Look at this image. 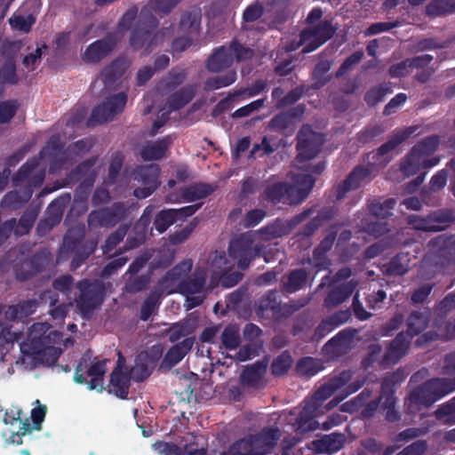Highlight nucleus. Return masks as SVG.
<instances>
[{"label": "nucleus", "mask_w": 455, "mask_h": 455, "mask_svg": "<svg viewBox=\"0 0 455 455\" xmlns=\"http://www.w3.org/2000/svg\"><path fill=\"white\" fill-rule=\"evenodd\" d=\"M61 333L52 330L47 323H35L29 328L28 339L20 343L22 363L29 364L30 368L40 365L53 366L62 350L52 344L60 339Z\"/></svg>", "instance_id": "nucleus-1"}, {"label": "nucleus", "mask_w": 455, "mask_h": 455, "mask_svg": "<svg viewBox=\"0 0 455 455\" xmlns=\"http://www.w3.org/2000/svg\"><path fill=\"white\" fill-rule=\"evenodd\" d=\"M347 373H349V371H342V377L340 379H334L333 381L322 386L315 391L312 397L311 405L307 406L299 414V417L294 425L296 430L300 433H304L318 428V422L309 414L314 412V411L320 406L323 402L328 399L335 392L339 391L341 395H336L335 397L326 404V411L331 410L342 400L360 388L362 383L349 385L343 388L345 380L347 378Z\"/></svg>", "instance_id": "nucleus-2"}, {"label": "nucleus", "mask_w": 455, "mask_h": 455, "mask_svg": "<svg viewBox=\"0 0 455 455\" xmlns=\"http://www.w3.org/2000/svg\"><path fill=\"white\" fill-rule=\"evenodd\" d=\"M431 314L429 307H422L411 312L406 319V331L397 333L390 342L382 359L383 365L395 364L407 354L411 339L428 326Z\"/></svg>", "instance_id": "nucleus-3"}, {"label": "nucleus", "mask_w": 455, "mask_h": 455, "mask_svg": "<svg viewBox=\"0 0 455 455\" xmlns=\"http://www.w3.org/2000/svg\"><path fill=\"white\" fill-rule=\"evenodd\" d=\"M106 371H75L73 377L76 383L85 385L89 390H96L101 393L107 390L120 399H127L131 386L132 374L134 371H111L109 383L105 384Z\"/></svg>", "instance_id": "nucleus-4"}, {"label": "nucleus", "mask_w": 455, "mask_h": 455, "mask_svg": "<svg viewBox=\"0 0 455 455\" xmlns=\"http://www.w3.org/2000/svg\"><path fill=\"white\" fill-rule=\"evenodd\" d=\"M281 433L277 427H266L259 433L234 442L221 455H268L277 444Z\"/></svg>", "instance_id": "nucleus-5"}, {"label": "nucleus", "mask_w": 455, "mask_h": 455, "mask_svg": "<svg viewBox=\"0 0 455 455\" xmlns=\"http://www.w3.org/2000/svg\"><path fill=\"white\" fill-rule=\"evenodd\" d=\"M158 20L148 7H143L139 14L136 26L131 33V46L135 51L145 48V55L149 54L164 40V30L167 29L156 32Z\"/></svg>", "instance_id": "nucleus-6"}, {"label": "nucleus", "mask_w": 455, "mask_h": 455, "mask_svg": "<svg viewBox=\"0 0 455 455\" xmlns=\"http://www.w3.org/2000/svg\"><path fill=\"white\" fill-rule=\"evenodd\" d=\"M256 237V232L250 230L240 234L229 243V256L236 260L237 267L242 270L247 269L252 259L264 253L265 248L263 244L255 243Z\"/></svg>", "instance_id": "nucleus-7"}, {"label": "nucleus", "mask_w": 455, "mask_h": 455, "mask_svg": "<svg viewBox=\"0 0 455 455\" xmlns=\"http://www.w3.org/2000/svg\"><path fill=\"white\" fill-rule=\"evenodd\" d=\"M78 294L75 298L77 309L83 316L91 315L103 303L105 297L104 283L97 280L82 279L76 284Z\"/></svg>", "instance_id": "nucleus-8"}, {"label": "nucleus", "mask_w": 455, "mask_h": 455, "mask_svg": "<svg viewBox=\"0 0 455 455\" xmlns=\"http://www.w3.org/2000/svg\"><path fill=\"white\" fill-rule=\"evenodd\" d=\"M455 391V377L432 379L415 389L410 395L413 403L430 406Z\"/></svg>", "instance_id": "nucleus-9"}, {"label": "nucleus", "mask_w": 455, "mask_h": 455, "mask_svg": "<svg viewBox=\"0 0 455 455\" xmlns=\"http://www.w3.org/2000/svg\"><path fill=\"white\" fill-rule=\"evenodd\" d=\"M38 210L36 208H27L20 218H11L0 225V246L13 235L16 238L28 235L37 219Z\"/></svg>", "instance_id": "nucleus-10"}, {"label": "nucleus", "mask_w": 455, "mask_h": 455, "mask_svg": "<svg viewBox=\"0 0 455 455\" xmlns=\"http://www.w3.org/2000/svg\"><path fill=\"white\" fill-rule=\"evenodd\" d=\"M335 28L329 20H323L313 28L303 29L299 34V44L303 45L302 53H309L331 39Z\"/></svg>", "instance_id": "nucleus-11"}, {"label": "nucleus", "mask_w": 455, "mask_h": 455, "mask_svg": "<svg viewBox=\"0 0 455 455\" xmlns=\"http://www.w3.org/2000/svg\"><path fill=\"white\" fill-rule=\"evenodd\" d=\"M126 103L127 95L125 92H119L108 98L92 109L88 124L93 126L112 121L117 114L124 109Z\"/></svg>", "instance_id": "nucleus-12"}, {"label": "nucleus", "mask_w": 455, "mask_h": 455, "mask_svg": "<svg viewBox=\"0 0 455 455\" xmlns=\"http://www.w3.org/2000/svg\"><path fill=\"white\" fill-rule=\"evenodd\" d=\"M127 208L124 203L117 202L109 207L92 211L87 219L88 226L92 228H112L124 220Z\"/></svg>", "instance_id": "nucleus-13"}, {"label": "nucleus", "mask_w": 455, "mask_h": 455, "mask_svg": "<svg viewBox=\"0 0 455 455\" xmlns=\"http://www.w3.org/2000/svg\"><path fill=\"white\" fill-rule=\"evenodd\" d=\"M159 174L160 169L156 164L137 166L133 171V180L143 187L135 188L133 196L138 199L151 196L160 185Z\"/></svg>", "instance_id": "nucleus-14"}, {"label": "nucleus", "mask_w": 455, "mask_h": 455, "mask_svg": "<svg viewBox=\"0 0 455 455\" xmlns=\"http://www.w3.org/2000/svg\"><path fill=\"white\" fill-rule=\"evenodd\" d=\"M297 162L303 163L315 158L321 150L323 140L321 134L303 126L297 135Z\"/></svg>", "instance_id": "nucleus-15"}, {"label": "nucleus", "mask_w": 455, "mask_h": 455, "mask_svg": "<svg viewBox=\"0 0 455 455\" xmlns=\"http://www.w3.org/2000/svg\"><path fill=\"white\" fill-rule=\"evenodd\" d=\"M418 129L419 127L417 125H411L403 130L395 131L387 141L379 147L375 151L371 152V160L374 164L387 165L392 160L389 153L408 140Z\"/></svg>", "instance_id": "nucleus-16"}, {"label": "nucleus", "mask_w": 455, "mask_h": 455, "mask_svg": "<svg viewBox=\"0 0 455 455\" xmlns=\"http://www.w3.org/2000/svg\"><path fill=\"white\" fill-rule=\"evenodd\" d=\"M292 184L286 183V204L297 205L307 199L313 189L315 179L311 173H297L292 177Z\"/></svg>", "instance_id": "nucleus-17"}, {"label": "nucleus", "mask_w": 455, "mask_h": 455, "mask_svg": "<svg viewBox=\"0 0 455 455\" xmlns=\"http://www.w3.org/2000/svg\"><path fill=\"white\" fill-rule=\"evenodd\" d=\"M117 43V35L114 32L108 33L103 38L92 42L86 47L82 54V60L85 63H99L115 50Z\"/></svg>", "instance_id": "nucleus-18"}, {"label": "nucleus", "mask_w": 455, "mask_h": 455, "mask_svg": "<svg viewBox=\"0 0 455 455\" xmlns=\"http://www.w3.org/2000/svg\"><path fill=\"white\" fill-rule=\"evenodd\" d=\"M371 168L368 166L356 165L341 183L334 187L336 200L344 199L348 192L358 189L363 183L371 181Z\"/></svg>", "instance_id": "nucleus-19"}, {"label": "nucleus", "mask_w": 455, "mask_h": 455, "mask_svg": "<svg viewBox=\"0 0 455 455\" xmlns=\"http://www.w3.org/2000/svg\"><path fill=\"white\" fill-rule=\"evenodd\" d=\"M29 247L22 244L16 250L10 251L8 258H12V267L14 272L15 277L19 281H28L34 276L37 275L36 271L33 269V266L30 264L28 258Z\"/></svg>", "instance_id": "nucleus-20"}, {"label": "nucleus", "mask_w": 455, "mask_h": 455, "mask_svg": "<svg viewBox=\"0 0 455 455\" xmlns=\"http://www.w3.org/2000/svg\"><path fill=\"white\" fill-rule=\"evenodd\" d=\"M339 209L336 205L323 207L315 217L311 219L297 234L298 240L309 239L318 228L329 222L338 214Z\"/></svg>", "instance_id": "nucleus-21"}, {"label": "nucleus", "mask_w": 455, "mask_h": 455, "mask_svg": "<svg viewBox=\"0 0 455 455\" xmlns=\"http://www.w3.org/2000/svg\"><path fill=\"white\" fill-rule=\"evenodd\" d=\"M282 302L280 292L276 290H270L259 299L257 314L265 315L270 313L273 318L279 320L284 315V307Z\"/></svg>", "instance_id": "nucleus-22"}, {"label": "nucleus", "mask_w": 455, "mask_h": 455, "mask_svg": "<svg viewBox=\"0 0 455 455\" xmlns=\"http://www.w3.org/2000/svg\"><path fill=\"white\" fill-rule=\"evenodd\" d=\"M194 345L193 338H186L182 341L172 347L162 359L158 370H171L180 363L191 350Z\"/></svg>", "instance_id": "nucleus-23"}, {"label": "nucleus", "mask_w": 455, "mask_h": 455, "mask_svg": "<svg viewBox=\"0 0 455 455\" xmlns=\"http://www.w3.org/2000/svg\"><path fill=\"white\" fill-rule=\"evenodd\" d=\"M357 283L350 280L331 289L323 300V307L331 310L346 301L354 292Z\"/></svg>", "instance_id": "nucleus-24"}, {"label": "nucleus", "mask_w": 455, "mask_h": 455, "mask_svg": "<svg viewBox=\"0 0 455 455\" xmlns=\"http://www.w3.org/2000/svg\"><path fill=\"white\" fill-rule=\"evenodd\" d=\"M202 11L198 6H192L185 11L180 20L179 28L180 31L197 36L201 28Z\"/></svg>", "instance_id": "nucleus-25"}, {"label": "nucleus", "mask_w": 455, "mask_h": 455, "mask_svg": "<svg viewBox=\"0 0 455 455\" xmlns=\"http://www.w3.org/2000/svg\"><path fill=\"white\" fill-rule=\"evenodd\" d=\"M173 141L171 135L163 137L155 142L144 145L140 150V156L144 161L162 159Z\"/></svg>", "instance_id": "nucleus-26"}, {"label": "nucleus", "mask_w": 455, "mask_h": 455, "mask_svg": "<svg viewBox=\"0 0 455 455\" xmlns=\"http://www.w3.org/2000/svg\"><path fill=\"white\" fill-rule=\"evenodd\" d=\"M216 186L205 182H195L180 188L184 202L192 203L204 199L216 190Z\"/></svg>", "instance_id": "nucleus-27"}, {"label": "nucleus", "mask_w": 455, "mask_h": 455, "mask_svg": "<svg viewBox=\"0 0 455 455\" xmlns=\"http://www.w3.org/2000/svg\"><path fill=\"white\" fill-rule=\"evenodd\" d=\"M234 58L231 56L227 45H221L215 49L206 61L209 71L218 73L232 66Z\"/></svg>", "instance_id": "nucleus-28"}, {"label": "nucleus", "mask_w": 455, "mask_h": 455, "mask_svg": "<svg viewBox=\"0 0 455 455\" xmlns=\"http://www.w3.org/2000/svg\"><path fill=\"white\" fill-rule=\"evenodd\" d=\"M196 92V85L188 84L172 93L166 101L169 111H177L184 108L194 99Z\"/></svg>", "instance_id": "nucleus-29"}, {"label": "nucleus", "mask_w": 455, "mask_h": 455, "mask_svg": "<svg viewBox=\"0 0 455 455\" xmlns=\"http://www.w3.org/2000/svg\"><path fill=\"white\" fill-rule=\"evenodd\" d=\"M164 349L160 345H155L140 352L136 358L137 370H155L162 359Z\"/></svg>", "instance_id": "nucleus-30"}, {"label": "nucleus", "mask_w": 455, "mask_h": 455, "mask_svg": "<svg viewBox=\"0 0 455 455\" xmlns=\"http://www.w3.org/2000/svg\"><path fill=\"white\" fill-rule=\"evenodd\" d=\"M187 72L184 68H172L168 74L162 78L157 85V91L161 94H167L178 88L186 80Z\"/></svg>", "instance_id": "nucleus-31"}, {"label": "nucleus", "mask_w": 455, "mask_h": 455, "mask_svg": "<svg viewBox=\"0 0 455 455\" xmlns=\"http://www.w3.org/2000/svg\"><path fill=\"white\" fill-rule=\"evenodd\" d=\"M345 440L346 437L342 434L326 435L313 442V449L317 452L331 454L343 447Z\"/></svg>", "instance_id": "nucleus-32"}, {"label": "nucleus", "mask_w": 455, "mask_h": 455, "mask_svg": "<svg viewBox=\"0 0 455 455\" xmlns=\"http://www.w3.org/2000/svg\"><path fill=\"white\" fill-rule=\"evenodd\" d=\"M98 161V156H92L79 164H77L71 172L67 175V181L71 184H76L79 181L88 179L91 175L96 179V172L92 169Z\"/></svg>", "instance_id": "nucleus-33"}, {"label": "nucleus", "mask_w": 455, "mask_h": 455, "mask_svg": "<svg viewBox=\"0 0 455 455\" xmlns=\"http://www.w3.org/2000/svg\"><path fill=\"white\" fill-rule=\"evenodd\" d=\"M127 65L124 60L116 59L106 66L100 74V78L105 86H111L125 73Z\"/></svg>", "instance_id": "nucleus-34"}, {"label": "nucleus", "mask_w": 455, "mask_h": 455, "mask_svg": "<svg viewBox=\"0 0 455 455\" xmlns=\"http://www.w3.org/2000/svg\"><path fill=\"white\" fill-rule=\"evenodd\" d=\"M410 262L409 253H397L387 263L383 265V272L387 275H403L410 269Z\"/></svg>", "instance_id": "nucleus-35"}, {"label": "nucleus", "mask_w": 455, "mask_h": 455, "mask_svg": "<svg viewBox=\"0 0 455 455\" xmlns=\"http://www.w3.org/2000/svg\"><path fill=\"white\" fill-rule=\"evenodd\" d=\"M430 226L434 227L431 232H439L446 229L455 221V214L449 209H438L429 212Z\"/></svg>", "instance_id": "nucleus-36"}, {"label": "nucleus", "mask_w": 455, "mask_h": 455, "mask_svg": "<svg viewBox=\"0 0 455 455\" xmlns=\"http://www.w3.org/2000/svg\"><path fill=\"white\" fill-rule=\"evenodd\" d=\"M396 205L395 198H387L384 201L373 199L368 204V210L371 215L377 219L385 220L392 216V211Z\"/></svg>", "instance_id": "nucleus-37"}, {"label": "nucleus", "mask_w": 455, "mask_h": 455, "mask_svg": "<svg viewBox=\"0 0 455 455\" xmlns=\"http://www.w3.org/2000/svg\"><path fill=\"white\" fill-rule=\"evenodd\" d=\"M71 196L69 194H65L54 199L48 206L46 211V218L52 224L56 226L62 219L64 210L69 204Z\"/></svg>", "instance_id": "nucleus-38"}, {"label": "nucleus", "mask_w": 455, "mask_h": 455, "mask_svg": "<svg viewBox=\"0 0 455 455\" xmlns=\"http://www.w3.org/2000/svg\"><path fill=\"white\" fill-rule=\"evenodd\" d=\"M455 12V3L452 0H431L425 8V14L429 18H436Z\"/></svg>", "instance_id": "nucleus-39"}, {"label": "nucleus", "mask_w": 455, "mask_h": 455, "mask_svg": "<svg viewBox=\"0 0 455 455\" xmlns=\"http://www.w3.org/2000/svg\"><path fill=\"white\" fill-rule=\"evenodd\" d=\"M205 282L206 278L204 275H193L182 279L178 284V289L181 294L195 295L204 290Z\"/></svg>", "instance_id": "nucleus-40"}, {"label": "nucleus", "mask_w": 455, "mask_h": 455, "mask_svg": "<svg viewBox=\"0 0 455 455\" xmlns=\"http://www.w3.org/2000/svg\"><path fill=\"white\" fill-rule=\"evenodd\" d=\"M440 142L441 137L439 135H430L414 145L411 150L423 158L434 154L438 148Z\"/></svg>", "instance_id": "nucleus-41"}, {"label": "nucleus", "mask_w": 455, "mask_h": 455, "mask_svg": "<svg viewBox=\"0 0 455 455\" xmlns=\"http://www.w3.org/2000/svg\"><path fill=\"white\" fill-rule=\"evenodd\" d=\"M378 403L387 410L386 417L389 421H394L397 419V414L394 411L395 399L394 396V390L385 382L382 386V392L379 398Z\"/></svg>", "instance_id": "nucleus-42"}, {"label": "nucleus", "mask_w": 455, "mask_h": 455, "mask_svg": "<svg viewBox=\"0 0 455 455\" xmlns=\"http://www.w3.org/2000/svg\"><path fill=\"white\" fill-rule=\"evenodd\" d=\"M235 80L236 72L229 70L224 75L207 78L204 82V89L206 92L215 91L231 85Z\"/></svg>", "instance_id": "nucleus-43"}, {"label": "nucleus", "mask_w": 455, "mask_h": 455, "mask_svg": "<svg viewBox=\"0 0 455 455\" xmlns=\"http://www.w3.org/2000/svg\"><path fill=\"white\" fill-rule=\"evenodd\" d=\"M30 264L36 275L44 272L52 260V254L47 247H43L35 251L33 254L28 253Z\"/></svg>", "instance_id": "nucleus-44"}, {"label": "nucleus", "mask_w": 455, "mask_h": 455, "mask_svg": "<svg viewBox=\"0 0 455 455\" xmlns=\"http://www.w3.org/2000/svg\"><path fill=\"white\" fill-rule=\"evenodd\" d=\"M220 341L227 350L237 348L241 343L239 327L236 324H228L221 333Z\"/></svg>", "instance_id": "nucleus-45"}, {"label": "nucleus", "mask_w": 455, "mask_h": 455, "mask_svg": "<svg viewBox=\"0 0 455 455\" xmlns=\"http://www.w3.org/2000/svg\"><path fill=\"white\" fill-rule=\"evenodd\" d=\"M330 69L331 62L327 60H320L315 64L312 72L315 89H320L330 82L331 76L328 75Z\"/></svg>", "instance_id": "nucleus-46"}, {"label": "nucleus", "mask_w": 455, "mask_h": 455, "mask_svg": "<svg viewBox=\"0 0 455 455\" xmlns=\"http://www.w3.org/2000/svg\"><path fill=\"white\" fill-rule=\"evenodd\" d=\"M38 166V161L36 158H29L23 164L18 172L12 177V185L15 188L27 185L31 174Z\"/></svg>", "instance_id": "nucleus-47"}, {"label": "nucleus", "mask_w": 455, "mask_h": 455, "mask_svg": "<svg viewBox=\"0 0 455 455\" xmlns=\"http://www.w3.org/2000/svg\"><path fill=\"white\" fill-rule=\"evenodd\" d=\"M193 263L191 259H186L180 262L166 272V274L162 278V283H173L177 282L178 280L186 276L191 271Z\"/></svg>", "instance_id": "nucleus-48"}, {"label": "nucleus", "mask_w": 455, "mask_h": 455, "mask_svg": "<svg viewBox=\"0 0 455 455\" xmlns=\"http://www.w3.org/2000/svg\"><path fill=\"white\" fill-rule=\"evenodd\" d=\"M392 92L389 84H380L370 88L364 94L363 100L367 106L374 107L381 102L385 96Z\"/></svg>", "instance_id": "nucleus-49"}, {"label": "nucleus", "mask_w": 455, "mask_h": 455, "mask_svg": "<svg viewBox=\"0 0 455 455\" xmlns=\"http://www.w3.org/2000/svg\"><path fill=\"white\" fill-rule=\"evenodd\" d=\"M124 156L122 152L116 151L112 154L110 164L108 166V172L105 184L108 186H113L116 183V180L120 175L121 170L124 166Z\"/></svg>", "instance_id": "nucleus-50"}, {"label": "nucleus", "mask_w": 455, "mask_h": 455, "mask_svg": "<svg viewBox=\"0 0 455 455\" xmlns=\"http://www.w3.org/2000/svg\"><path fill=\"white\" fill-rule=\"evenodd\" d=\"M422 169L421 157L410 150L400 164V170L406 177L417 174Z\"/></svg>", "instance_id": "nucleus-51"}, {"label": "nucleus", "mask_w": 455, "mask_h": 455, "mask_svg": "<svg viewBox=\"0 0 455 455\" xmlns=\"http://www.w3.org/2000/svg\"><path fill=\"white\" fill-rule=\"evenodd\" d=\"M307 280V273L303 268L292 270L286 281V293H292L303 288Z\"/></svg>", "instance_id": "nucleus-52"}, {"label": "nucleus", "mask_w": 455, "mask_h": 455, "mask_svg": "<svg viewBox=\"0 0 455 455\" xmlns=\"http://www.w3.org/2000/svg\"><path fill=\"white\" fill-rule=\"evenodd\" d=\"M265 371H242L240 385L243 390L258 389L264 387L263 373Z\"/></svg>", "instance_id": "nucleus-53"}, {"label": "nucleus", "mask_w": 455, "mask_h": 455, "mask_svg": "<svg viewBox=\"0 0 455 455\" xmlns=\"http://www.w3.org/2000/svg\"><path fill=\"white\" fill-rule=\"evenodd\" d=\"M227 48L236 62L251 60L254 55L252 49L244 46L235 38L230 41Z\"/></svg>", "instance_id": "nucleus-54"}, {"label": "nucleus", "mask_w": 455, "mask_h": 455, "mask_svg": "<svg viewBox=\"0 0 455 455\" xmlns=\"http://www.w3.org/2000/svg\"><path fill=\"white\" fill-rule=\"evenodd\" d=\"M177 222L172 209L161 210L155 217L154 227L158 233L163 234L169 227Z\"/></svg>", "instance_id": "nucleus-55"}, {"label": "nucleus", "mask_w": 455, "mask_h": 455, "mask_svg": "<svg viewBox=\"0 0 455 455\" xmlns=\"http://www.w3.org/2000/svg\"><path fill=\"white\" fill-rule=\"evenodd\" d=\"M255 232L257 235H259L265 240L282 237L284 235V224L282 220H276Z\"/></svg>", "instance_id": "nucleus-56"}, {"label": "nucleus", "mask_w": 455, "mask_h": 455, "mask_svg": "<svg viewBox=\"0 0 455 455\" xmlns=\"http://www.w3.org/2000/svg\"><path fill=\"white\" fill-rule=\"evenodd\" d=\"M261 197L262 200H267L274 204L280 203L284 197V181H278L268 185L265 188Z\"/></svg>", "instance_id": "nucleus-57"}, {"label": "nucleus", "mask_w": 455, "mask_h": 455, "mask_svg": "<svg viewBox=\"0 0 455 455\" xmlns=\"http://www.w3.org/2000/svg\"><path fill=\"white\" fill-rule=\"evenodd\" d=\"M355 334V330L354 329L341 330L334 337L328 340V342L324 345V348H341L353 339Z\"/></svg>", "instance_id": "nucleus-58"}, {"label": "nucleus", "mask_w": 455, "mask_h": 455, "mask_svg": "<svg viewBox=\"0 0 455 455\" xmlns=\"http://www.w3.org/2000/svg\"><path fill=\"white\" fill-rule=\"evenodd\" d=\"M384 132L385 128L381 124L367 125L364 129L357 133V140L362 144H368L383 134Z\"/></svg>", "instance_id": "nucleus-59"}, {"label": "nucleus", "mask_w": 455, "mask_h": 455, "mask_svg": "<svg viewBox=\"0 0 455 455\" xmlns=\"http://www.w3.org/2000/svg\"><path fill=\"white\" fill-rule=\"evenodd\" d=\"M18 338L19 334L17 332H12L6 327L2 329L0 332V362L4 360L6 354Z\"/></svg>", "instance_id": "nucleus-60"}, {"label": "nucleus", "mask_w": 455, "mask_h": 455, "mask_svg": "<svg viewBox=\"0 0 455 455\" xmlns=\"http://www.w3.org/2000/svg\"><path fill=\"white\" fill-rule=\"evenodd\" d=\"M150 272L138 276L130 277L125 284V289L130 293H137L145 291L150 283Z\"/></svg>", "instance_id": "nucleus-61"}, {"label": "nucleus", "mask_w": 455, "mask_h": 455, "mask_svg": "<svg viewBox=\"0 0 455 455\" xmlns=\"http://www.w3.org/2000/svg\"><path fill=\"white\" fill-rule=\"evenodd\" d=\"M64 146L65 144L61 141L60 135H52L47 141V145L41 149L40 157H55L63 149Z\"/></svg>", "instance_id": "nucleus-62"}, {"label": "nucleus", "mask_w": 455, "mask_h": 455, "mask_svg": "<svg viewBox=\"0 0 455 455\" xmlns=\"http://www.w3.org/2000/svg\"><path fill=\"white\" fill-rule=\"evenodd\" d=\"M455 309V292L448 293L434 308V314L444 319L447 315Z\"/></svg>", "instance_id": "nucleus-63"}, {"label": "nucleus", "mask_w": 455, "mask_h": 455, "mask_svg": "<svg viewBox=\"0 0 455 455\" xmlns=\"http://www.w3.org/2000/svg\"><path fill=\"white\" fill-rule=\"evenodd\" d=\"M363 58V52L359 50L353 52L346 58L335 73V76L339 78L352 70Z\"/></svg>", "instance_id": "nucleus-64"}]
</instances>
